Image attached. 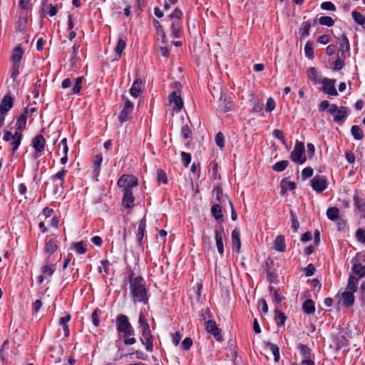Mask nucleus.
<instances>
[{"mask_svg":"<svg viewBox=\"0 0 365 365\" xmlns=\"http://www.w3.org/2000/svg\"><path fill=\"white\" fill-rule=\"evenodd\" d=\"M354 293L350 291H344L339 299L338 304L344 307H350L354 303Z\"/></svg>","mask_w":365,"mask_h":365,"instance_id":"nucleus-14","label":"nucleus"},{"mask_svg":"<svg viewBox=\"0 0 365 365\" xmlns=\"http://www.w3.org/2000/svg\"><path fill=\"white\" fill-rule=\"evenodd\" d=\"M45 139L42 135H37L32 140V146L35 149L34 157L38 158L41 155V153L43 152L45 148Z\"/></svg>","mask_w":365,"mask_h":365,"instance_id":"nucleus-11","label":"nucleus"},{"mask_svg":"<svg viewBox=\"0 0 365 365\" xmlns=\"http://www.w3.org/2000/svg\"><path fill=\"white\" fill-rule=\"evenodd\" d=\"M232 243L233 250L237 252H240L241 248V242L240 232L238 229H235L232 232Z\"/></svg>","mask_w":365,"mask_h":365,"instance_id":"nucleus-23","label":"nucleus"},{"mask_svg":"<svg viewBox=\"0 0 365 365\" xmlns=\"http://www.w3.org/2000/svg\"><path fill=\"white\" fill-rule=\"evenodd\" d=\"M296 188L294 182L282 180L281 182V193L285 194L287 190H293Z\"/></svg>","mask_w":365,"mask_h":365,"instance_id":"nucleus-30","label":"nucleus"},{"mask_svg":"<svg viewBox=\"0 0 365 365\" xmlns=\"http://www.w3.org/2000/svg\"><path fill=\"white\" fill-rule=\"evenodd\" d=\"M28 115H29L28 108H25L24 110V113L20 115V116L19 117V118L17 120V122L16 124V129L15 131L20 132V133H22L23 130L26 127V118H27Z\"/></svg>","mask_w":365,"mask_h":365,"instance_id":"nucleus-21","label":"nucleus"},{"mask_svg":"<svg viewBox=\"0 0 365 365\" xmlns=\"http://www.w3.org/2000/svg\"><path fill=\"white\" fill-rule=\"evenodd\" d=\"M302 309L306 314H313L315 312L314 304L312 300H306L302 305Z\"/></svg>","mask_w":365,"mask_h":365,"instance_id":"nucleus-32","label":"nucleus"},{"mask_svg":"<svg viewBox=\"0 0 365 365\" xmlns=\"http://www.w3.org/2000/svg\"><path fill=\"white\" fill-rule=\"evenodd\" d=\"M157 178L159 182H163L164 184L168 182L166 174L162 169H158L157 170Z\"/></svg>","mask_w":365,"mask_h":365,"instance_id":"nucleus-49","label":"nucleus"},{"mask_svg":"<svg viewBox=\"0 0 365 365\" xmlns=\"http://www.w3.org/2000/svg\"><path fill=\"white\" fill-rule=\"evenodd\" d=\"M225 236L224 229L222 227L219 230H215V237L217 251L220 255L224 254L223 237Z\"/></svg>","mask_w":365,"mask_h":365,"instance_id":"nucleus-17","label":"nucleus"},{"mask_svg":"<svg viewBox=\"0 0 365 365\" xmlns=\"http://www.w3.org/2000/svg\"><path fill=\"white\" fill-rule=\"evenodd\" d=\"M181 133L184 138H189L191 137V130L187 125L182 127Z\"/></svg>","mask_w":365,"mask_h":365,"instance_id":"nucleus-62","label":"nucleus"},{"mask_svg":"<svg viewBox=\"0 0 365 365\" xmlns=\"http://www.w3.org/2000/svg\"><path fill=\"white\" fill-rule=\"evenodd\" d=\"M205 329L207 332L212 334L218 341H221L220 330L213 320H208L206 322Z\"/></svg>","mask_w":365,"mask_h":365,"instance_id":"nucleus-19","label":"nucleus"},{"mask_svg":"<svg viewBox=\"0 0 365 365\" xmlns=\"http://www.w3.org/2000/svg\"><path fill=\"white\" fill-rule=\"evenodd\" d=\"M289 165V162L287 160H282L276 163L272 166V169L276 172H282Z\"/></svg>","mask_w":365,"mask_h":365,"instance_id":"nucleus-39","label":"nucleus"},{"mask_svg":"<svg viewBox=\"0 0 365 365\" xmlns=\"http://www.w3.org/2000/svg\"><path fill=\"white\" fill-rule=\"evenodd\" d=\"M73 247L79 255L84 254L87 251L86 245L83 241L73 244Z\"/></svg>","mask_w":365,"mask_h":365,"instance_id":"nucleus-38","label":"nucleus"},{"mask_svg":"<svg viewBox=\"0 0 365 365\" xmlns=\"http://www.w3.org/2000/svg\"><path fill=\"white\" fill-rule=\"evenodd\" d=\"M273 248L278 252H283L286 250V244L284 236L279 235H277L273 243Z\"/></svg>","mask_w":365,"mask_h":365,"instance_id":"nucleus-24","label":"nucleus"},{"mask_svg":"<svg viewBox=\"0 0 365 365\" xmlns=\"http://www.w3.org/2000/svg\"><path fill=\"white\" fill-rule=\"evenodd\" d=\"M211 212L216 220H220L222 218V207L219 204H215L212 205L211 208Z\"/></svg>","mask_w":365,"mask_h":365,"instance_id":"nucleus-36","label":"nucleus"},{"mask_svg":"<svg viewBox=\"0 0 365 365\" xmlns=\"http://www.w3.org/2000/svg\"><path fill=\"white\" fill-rule=\"evenodd\" d=\"M140 340L142 343L145 346V349L147 351H153V336L151 334L150 328L142 329V338Z\"/></svg>","mask_w":365,"mask_h":365,"instance_id":"nucleus-12","label":"nucleus"},{"mask_svg":"<svg viewBox=\"0 0 365 365\" xmlns=\"http://www.w3.org/2000/svg\"><path fill=\"white\" fill-rule=\"evenodd\" d=\"M352 17L354 20L359 25H364L365 24V18L362 16V14L356 11H354L351 13Z\"/></svg>","mask_w":365,"mask_h":365,"instance_id":"nucleus-43","label":"nucleus"},{"mask_svg":"<svg viewBox=\"0 0 365 365\" xmlns=\"http://www.w3.org/2000/svg\"><path fill=\"white\" fill-rule=\"evenodd\" d=\"M304 52L307 57L312 58L314 57V50L312 45L309 43H307L304 46Z\"/></svg>","mask_w":365,"mask_h":365,"instance_id":"nucleus-52","label":"nucleus"},{"mask_svg":"<svg viewBox=\"0 0 365 365\" xmlns=\"http://www.w3.org/2000/svg\"><path fill=\"white\" fill-rule=\"evenodd\" d=\"M56 267L54 265H45L42 267V272L43 274L51 276L53 274Z\"/></svg>","mask_w":365,"mask_h":365,"instance_id":"nucleus-56","label":"nucleus"},{"mask_svg":"<svg viewBox=\"0 0 365 365\" xmlns=\"http://www.w3.org/2000/svg\"><path fill=\"white\" fill-rule=\"evenodd\" d=\"M220 109L223 112H228L230 111L233 106V101L232 100L231 97H227L226 95L221 94V96L220 98V105H219Z\"/></svg>","mask_w":365,"mask_h":365,"instance_id":"nucleus-18","label":"nucleus"},{"mask_svg":"<svg viewBox=\"0 0 365 365\" xmlns=\"http://www.w3.org/2000/svg\"><path fill=\"white\" fill-rule=\"evenodd\" d=\"M145 227H146V220L145 218H143L140 220V222L138 225V233H137V240L140 245L142 244V242H143V239L144 234L145 232Z\"/></svg>","mask_w":365,"mask_h":365,"instance_id":"nucleus-29","label":"nucleus"},{"mask_svg":"<svg viewBox=\"0 0 365 365\" xmlns=\"http://www.w3.org/2000/svg\"><path fill=\"white\" fill-rule=\"evenodd\" d=\"M315 268L312 264H308L304 269V273L307 277H309L314 274Z\"/></svg>","mask_w":365,"mask_h":365,"instance_id":"nucleus-64","label":"nucleus"},{"mask_svg":"<svg viewBox=\"0 0 365 365\" xmlns=\"http://www.w3.org/2000/svg\"><path fill=\"white\" fill-rule=\"evenodd\" d=\"M351 133L355 140H359L364 138L363 130L359 125H353L351 128Z\"/></svg>","mask_w":365,"mask_h":365,"instance_id":"nucleus-33","label":"nucleus"},{"mask_svg":"<svg viewBox=\"0 0 365 365\" xmlns=\"http://www.w3.org/2000/svg\"><path fill=\"white\" fill-rule=\"evenodd\" d=\"M142 92V81L140 78L135 80L130 89V93L132 96L137 98Z\"/></svg>","mask_w":365,"mask_h":365,"instance_id":"nucleus-26","label":"nucleus"},{"mask_svg":"<svg viewBox=\"0 0 365 365\" xmlns=\"http://www.w3.org/2000/svg\"><path fill=\"white\" fill-rule=\"evenodd\" d=\"M23 50L20 46H16L14 51L11 58L12 65L16 64L20 65L21 60L22 58Z\"/></svg>","mask_w":365,"mask_h":365,"instance_id":"nucleus-27","label":"nucleus"},{"mask_svg":"<svg viewBox=\"0 0 365 365\" xmlns=\"http://www.w3.org/2000/svg\"><path fill=\"white\" fill-rule=\"evenodd\" d=\"M214 192H215L217 200L219 201V202H225L226 200L228 201L229 200L226 196L223 195L222 190L220 187H217L214 190Z\"/></svg>","mask_w":365,"mask_h":365,"instance_id":"nucleus-47","label":"nucleus"},{"mask_svg":"<svg viewBox=\"0 0 365 365\" xmlns=\"http://www.w3.org/2000/svg\"><path fill=\"white\" fill-rule=\"evenodd\" d=\"M130 284V292L134 303H148V290L145 287V282L142 277H134L133 272L128 276Z\"/></svg>","mask_w":365,"mask_h":365,"instance_id":"nucleus-1","label":"nucleus"},{"mask_svg":"<svg viewBox=\"0 0 365 365\" xmlns=\"http://www.w3.org/2000/svg\"><path fill=\"white\" fill-rule=\"evenodd\" d=\"M359 301L361 306H365V282H362L360 285Z\"/></svg>","mask_w":365,"mask_h":365,"instance_id":"nucleus-48","label":"nucleus"},{"mask_svg":"<svg viewBox=\"0 0 365 365\" xmlns=\"http://www.w3.org/2000/svg\"><path fill=\"white\" fill-rule=\"evenodd\" d=\"M269 289L272 297L277 302L280 303L283 300L284 297H282L276 289H274L272 287H270Z\"/></svg>","mask_w":365,"mask_h":365,"instance_id":"nucleus-60","label":"nucleus"},{"mask_svg":"<svg viewBox=\"0 0 365 365\" xmlns=\"http://www.w3.org/2000/svg\"><path fill=\"white\" fill-rule=\"evenodd\" d=\"M126 45L125 38L120 37L118 38L117 45L115 48V52L118 55V57L122 54Z\"/></svg>","mask_w":365,"mask_h":365,"instance_id":"nucleus-35","label":"nucleus"},{"mask_svg":"<svg viewBox=\"0 0 365 365\" xmlns=\"http://www.w3.org/2000/svg\"><path fill=\"white\" fill-rule=\"evenodd\" d=\"M30 0H20L19 6L21 9L20 11H25L29 14Z\"/></svg>","mask_w":365,"mask_h":365,"instance_id":"nucleus-46","label":"nucleus"},{"mask_svg":"<svg viewBox=\"0 0 365 365\" xmlns=\"http://www.w3.org/2000/svg\"><path fill=\"white\" fill-rule=\"evenodd\" d=\"M298 349H299L300 353L302 355L304 359L311 357V350L307 345L303 344H299L298 345Z\"/></svg>","mask_w":365,"mask_h":365,"instance_id":"nucleus-41","label":"nucleus"},{"mask_svg":"<svg viewBox=\"0 0 365 365\" xmlns=\"http://www.w3.org/2000/svg\"><path fill=\"white\" fill-rule=\"evenodd\" d=\"M82 78L83 77H78L76 79L75 85L73 88V93H79L81 89Z\"/></svg>","mask_w":365,"mask_h":365,"instance_id":"nucleus-58","label":"nucleus"},{"mask_svg":"<svg viewBox=\"0 0 365 365\" xmlns=\"http://www.w3.org/2000/svg\"><path fill=\"white\" fill-rule=\"evenodd\" d=\"M321 83L323 85L322 91L324 93L331 96H336L338 95V92L334 86L335 80L324 78L322 79Z\"/></svg>","mask_w":365,"mask_h":365,"instance_id":"nucleus-10","label":"nucleus"},{"mask_svg":"<svg viewBox=\"0 0 365 365\" xmlns=\"http://www.w3.org/2000/svg\"><path fill=\"white\" fill-rule=\"evenodd\" d=\"M340 49L344 50L346 52H349L350 45L348 38L346 35L343 34L339 42Z\"/></svg>","mask_w":365,"mask_h":365,"instance_id":"nucleus-42","label":"nucleus"},{"mask_svg":"<svg viewBox=\"0 0 365 365\" xmlns=\"http://www.w3.org/2000/svg\"><path fill=\"white\" fill-rule=\"evenodd\" d=\"M321 8L324 10L334 11L336 7L331 1H324L322 3Z\"/></svg>","mask_w":365,"mask_h":365,"instance_id":"nucleus-55","label":"nucleus"},{"mask_svg":"<svg viewBox=\"0 0 365 365\" xmlns=\"http://www.w3.org/2000/svg\"><path fill=\"white\" fill-rule=\"evenodd\" d=\"M182 160L185 167H187L191 161V155L188 153L182 152Z\"/></svg>","mask_w":365,"mask_h":365,"instance_id":"nucleus-57","label":"nucleus"},{"mask_svg":"<svg viewBox=\"0 0 365 365\" xmlns=\"http://www.w3.org/2000/svg\"><path fill=\"white\" fill-rule=\"evenodd\" d=\"M116 326L118 332L123 333L125 336H132L134 334V329L129 322L127 316L120 314L116 318Z\"/></svg>","mask_w":365,"mask_h":365,"instance_id":"nucleus-3","label":"nucleus"},{"mask_svg":"<svg viewBox=\"0 0 365 365\" xmlns=\"http://www.w3.org/2000/svg\"><path fill=\"white\" fill-rule=\"evenodd\" d=\"M138 179L132 175H123L118 180V185L124 189L132 190L133 187L137 186Z\"/></svg>","mask_w":365,"mask_h":365,"instance_id":"nucleus-8","label":"nucleus"},{"mask_svg":"<svg viewBox=\"0 0 365 365\" xmlns=\"http://www.w3.org/2000/svg\"><path fill=\"white\" fill-rule=\"evenodd\" d=\"M139 324L142 329H148L150 328V325L148 323L144 314L143 313H140L139 315Z\"/></svg>","mask_w":365,"mask_h":365,"instance_id":"nucleus-54","label":"nucleus"},{"mask_svg":"<svg viewBox=\"0 0 365 365\" xmlns=\"http://www.w3.org/2000/svg\"><path fill=\"white\" fill-rule=\"evenodd\" d=\"M103 161V156L101 154H98L95 156L93 160V178L98 180V177L101 172V165Z\"/></svg>","mask_w":365,"mask_h":365,"instance_id":"nucleus-25","label":"nucleus"},{"mask_svg":"<svg viewBox=\"0 0 365 365\" xmlns=\"http://www.w3.org/2000/svg\"><path fill=\"white\" fill-rule=\"evenodd\" d=\"M312 187L317 192H322L327 187L325 178L316 176L312 180Z\"/></svg>","mask_w":365,"mask_h":365,"instance_id":"nucleus-13","label":"nucleus"},{"mask_svg":"<svg viewBox=\"0 0 365 365\" xmlns=\"http://www.w3.org/2000/svg\"><path fill=\"white\" fill-rule=\"evenodd\" d=\"M192 341L190 338L189 337H187L185 338L182 344H181V346L182 348L184 349V350H187L190 348V346H192Z\"/></svg>","mask_w":365,"mask_h":365,"instance_id":"nucleus-63","label":"nucleus"},{"mask_svg":"<svg viewBox=\"0 0 365 365\" xmlns=\"http://www.w3.org/2000/svg\"><path fill=\"white\" fill-rule=\"evenodd\" d=\"M319 22L321 25H324L327 26H331L334 24V20L330 16H322L319 18Z\"/></svg>","mask_w":365,"mask_h":365,"instance_id":"nucleus-44","label":"nucleus"},{"mask_svg":"<svg viewBox=\"0 0 365 365\" xmlns=\"http://www.w3.org/2000/svg\"><path fill=\"white\" fill-rule=\"evenodd\" d=\"M290 159L294 162L302 164L306 160L304 143L297 141L294 150L290 154Z\"/></svg>","mask_w":365,"mask_h":365,"instance_id":"nucleus-6","label":"nucleus"},{"mask_svg":"<svg viewBox=\"0 0 365 365\" xmlns=\"http://www.w3.org/2000/svg\"><path fill=\"white\" fill-rule=\"evenodd\" d=\"M182 12L179 9H175L172 14L169 15L171 21V31L174 37L179 38L181 34L182 26L181 19Z\"/></svg>","mask_w":365,"mask_h":365,"instance_id":"nucleus-2","label":"nucleus"},{"mask_svg":"<svg viewBox=\"0 0 365 365\" xmlns=\"http://www.w3.org/2000/svg\"><path fill=\"white\" fill-rule=\"evenodd\" d=\"M328 111L330 114L334 115V122L341 123L348 115L349 110L347 107H337L336 104H332Z\"/></svg>","mask_w":365,"mask_h":365,"instance_id":"nucleus-5","label":"nucleus"},{"mask_svg":"<svg viewBox=\"0 0 365 365\" xmlns=\"http://www.w3.org/2000/svg\"><path fill=\"white\" fill-rule=\"evenodd\" d=\"M133 103L126 98L125 100L124 107L118 116L120 123L128 121L131 118L130 115L133 110Z\"/></svg>","mask_w":365,"mask_h":365,"instance_id":"nucleus-9","label":"nucleus"},{"mask_svg":"<svg viewBox=\"0 0 365 365\" xmlns=\"http://www.w3.org/2000/svg\"><path fill=\"white\" fill-rule=\"evenodd\" d=\"M276 106L275 101L272 98H269L267 101L265 110L267 112H272L274 110Z\"/></svg>","mask_w":365,"mask_h":365,"instance_id":"nucleus-51","label":"nucleus"},{"mask_svg":"<svg viewBox=\"0 0 365 365\" xmlns=\"http://www.w3.org/2000/svg\"><path fill=\"white\" fill-rule=\"evenodd\" d=\"M287 317L281 311H275V321L278 326H282L284 324Z\"/></svg>","mask_w":365,"mask_h":365,"instance_id":"nucleus-40","label":"nucleus"},{"mask_svg":"<svg viewBox=\"0 0 365 365\" xmlns=\"http://www.w3.org/2000/svg\"><path fill=\"white\" fill-rule=\"evenodd\" d=\"M66 173H67V171L64 168H62L61 171H59L57 173H56L55 175H52L51 180L53 181H55L56 180L58 179V180H60L62 182H63L64 177H65Z\"/></svg>","mask_w":365,"mask_h":365,"instance_id":"nucleus-50","label":"nucleus"},{"mask_svg":"<svg viewBox=\"0 0 365 365\" xmlns=\"http://www.w3.org/2000/svg\"><path fill=\"white\" fill-rule=\"evenodd\" d=\"M215 143L220 148H223L225 146V138L222 133L220 132L217 133L215 136Z\"/></svg>","mask_w":365,"mask_h":365,"instance_id":"nucleus-53","label":"nucleus"},{"mask_svg":"<svg viewBox=\"0 0 365 365\" xmlns=\"http://www.w3.org/2000/svg\"><path fill=\"white\" fill-rule=\"evenodd\" d=\"M339 214V210L336 207H329L327 211V217L332 221H335L338 219Z\"/></svg>","mask_w":365,"mask_h":365,"instance_id":"nucleus-34","label":"nucleus"},{"mask_svg":"<svg viewBox=\"0 0 365 365\" xmlns=\"http://www.w3.org/2000/svg\"><path fill=\"white\" fill-rule=\"evenodd\" d=\"M311 28V24L309 21H305L302 24L301 29H299V33L302 36L309 35V29Z\"/></svg>","mask_w":365,"mask_h":365,"instance_id":"nucleus-45","label":"nucleus"},{"mask_svg":"<svg viewBox=\"0 0 365 365\" xmlns=\"http://www.w3.org/2000/svg\"><path fill=\"white\" fill-rule=\"evenodd\" d=\"M133 202L134 197L133 195L132 190H128V188L124 189L123 197V205L128 208H130L133 206Z\"/></svg>","mask_w":365,"mask_h":365,"instance_id":"nucleus-22","label":"nucleus"},{"mask_svg":"<svg viewBox=\"0 0 365 365\" xmlns=\"http://www.w3.org/2000/svg\"><path fill=\"white\" fill-rule=\"evenodd\" d=\"M58 247V242L55 239H46L44 247L45 253L48 255L54 253Z\"/></svg>","mask_w":365,"mask_h":365,"instance_id":"nucleus-20","label":"nucleus"},{"mask_svg":"<svg viewBox=\"0 0 365 365\" xmlns=\"http://www.w3.org/2000/svg\"><path fill=\"white\" fill-rule=\"evenodd\" d=\"M313 175V170L312 168L307 167L302 170V177L303 179H307L308 178H310Z\"/></svg>","mask_w":365,"mask_h":365,"instance_id":"nucleus-61","label":"nucleus"},{"mask_svg":"<svg viewBox=\"0 0 365 365\" xmlns=\"http://www.w3.org/2000/svg\"><path fill=\"white\" fill-rule=\"evenodd\" d=\"M359 284V277L351 275L349 278L348 284L346 287L345 291H350L351 293H354L357 290Z\"/></svg>","mask_w":365,"mask_h":365,"instance_id":"nucleus-28","label":"nucleus"},{"mask_svg":"<svg viewBox=\"0 0 365 365\" xmlns=\"http://www.w3.org/2000/svg\"><path fill=\"white\" fill-rule=\"evenodd\" d=\"M267 346L272 351L274 356V361L278 362L279 360V349L278 346L270 342H268L267 344Z\"/></svg>","mask_w":365,"mask_h":365,"instance_id":"nucleus-37","label":"nucleus"},{"mask_svg":"<svg viewBox=\"0 0 365 365\" xmlns=\"http://www.w3.org/2000/svg\"><path fill=\"white\" fill-rule=\"evenodd\" d=\"M29 14L25 11H19L16 29L18 31L22 32L27 28Z\"/></svg>","mask_w":365,"mask_h":365,"instance_id":"nucleus-15","label":"nucleus"},{"mask_svg":"<svg viewBox=\"0 0 365 365\" xmlns=\"http://www.w3.org/2000/svg\"><path fill=\"white\" fill-rule=\"evenodd\" d=\"M21 139L22 133H20V132L15 131V133L12 134L9 130H4L3 140L6 142L11 141L13 152L18 150L21 144Z\"/></svg>","mask_w":365,"mask_h":365,"instance_id":"nucleus-7","label":"nucleus"},{"mask_svg":"<svg viewBox=\"0 0 365 365\" xmlns=\"http://www.w3.org/2000/svg\"><path fill=\"white\" fill-rule=\"evenodd\" d=\"M356 237L359 242L365 244V230L362 229L357 230Z\"/></svg>","mask_w":365,"mask_h":365,"instance_id":"nucleus-59","label":"nucleus"},{"mask_svg":"<svg viewBox=\"0 0 365 365\" xmlns=\"http://www.w3.org/2000/svg\"><path fill=\"white\" fill-rule=\"evenodd\" d=\"M14 100L9 94L4 96L0 103V113L6 114V113L12 108Z\"/></svg>","mask_w":365,"mask_h":365,"instance_id":"nucleus-16","label":"nucleus"},{"mask_svg":"<svg viewBox=\"0 0 365 365\" xmlns=\"http://www.w3.org/2000/svg\"><path fill=\"white\" fill-rule=\"evenodd\" d=\"M175 88L176 90L171 92L169 95V102L173 106V109L176 111H180L183 106V102L180 95V91L178 88L181 87L179 83H175Z\"/></svg>","mask_w":365,"mask_h":365,"instance_id":"nucleus-4","label":"nucleus"},{"mask_svg":"<svg viewBox=\"0 0 365 365\" xmlns=\"http://www.w3.org/2000/svg\"><path fill=\"white\" fill-rule=\"evenodd\" d=\"M352 272L359 279L365 275V267L361 264H355L352 267Z\"/></svg>","mask_w":365,"mask_h":365,"instance_id":"nucleus-31","label":"nucleus"}]
</instances>
